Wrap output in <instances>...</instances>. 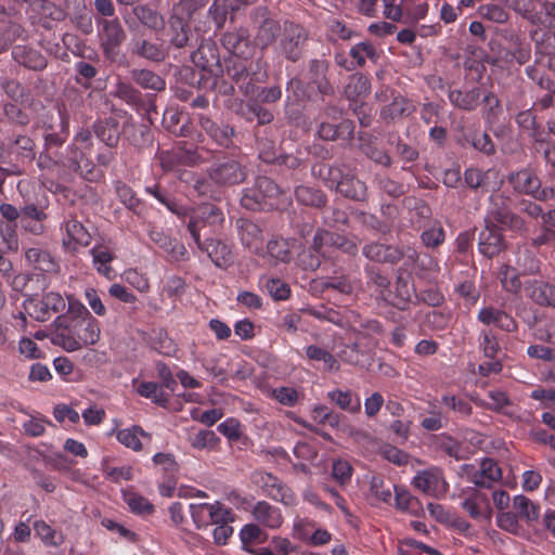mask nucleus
I'll use <instances>...</instances> for the list:
<instances>
[{
  "mask_svg": "<svg viewBox=\"0 0 555 555\" xmlns=\"http://www.w3.org/2000/svg\"><path fill=\"white\" fill-rule=\"evenodd\" d=\"M51 343L72 352L94 345L100 339V324L94 317L68 321L66 317H56L53 322Z\"/></svg>",
  "mask_w": 555,
  "mask_h": 555,
  "instance_id": "obj_1",
  "label": "nucleus"
},
{
  "mask_svg": "<svg viewBox=\"0 0 555 555\" xmlns=\"http://www.w3.org/2000/svg\"><path fill=\"white\" fill-rule=\"evenodd\" d=\"M249 20L254 33V44L261 50L273 44L283 30L280 22L273 17L266 5L254 8L249 12Z\"/></svg>",
  "mask_w": 555,
  "mask_h": 555,
  "instance_id": "obj_2",
  "label": "nucleus"
},
{
  "mask_svg": "<svg viewBox=\"0 0 555 555\" xmlns=\"http://www.w3.org/2000/svg\"><path fill=\"white\" fill-rule=\"evenodd\" d=\"M280 186L268 177H258L253 188L244 191L241 198L243 207L250 210L272 209L279 206Z\"/></svg>",
  "mask_w": 555,
  "mask_h": 555,
  "instance_id": "obj_3",
  "label": "nucleus"
},
{
  "mask_svg": "<svg viewBox=\"0 0 555 555\" xmlns=\"http://www.w3.org/2000/svg\"><path fill=\"white\" fill-rule=\"evenodd\" d=\"M35 141L26 134H17L8 139L7 153L10 158L8 167H0V171L9 176H23L25 165L31 164L36 157Z\"/></svg>",
  "mask_w": 555,
  "mask_h": 555,
  "instance_id": "obj_4",
  "label": "nucleus"
},
{
  "mask_svg": "<svg viewBox=\"0 0 555 555\" xmlns=\"http://www.w3.org/2000/svg\"><path fill=\"white\" fill-rule=\"evenodd\" d=\"M507 182L517 194L529 196L538 202H546L555 197L553 186H542L538 175L531 168H521L507 176Z\"/></svg>",
  "mask_w": 555,
  "mask_h": 555,
  "instance_id": "obj_5",
  "label": "nucleus"
},
{
  "mask_svg": "<svg viewBox=\"0 0 555 555\" xmlns=\"http://www.w3.org/2000/svg\"><path fill=\"white\" fill-rule=\"evenodd\" d=\"M308 40L309 31L302 25L285 21L279 41L280 53L287 61L296 63L302 59Z\"/></svg>",
  "mask_w": 555,
  "mask_h": 555,
  "instance_id": "obj_6",
  "label": "nucleus"
},
{
  "mask_svg": "<svg viewBox=\"0 0 555 555\" xmlns=\"http://www.w3.org/2000/svg\"><path fill=\"white\" fill-rule=\"evenodd\" d=\"M362 255L372 262L382 264H397L401 259L406 257L411 261L418 259L416 250L408 248L406 251L403 248L384 244L377 241H371L362 246Z\"/></svg>",
  "mask_w": 555,
  "mask_h": 555,
  "instance_id": "obj_7",
  "label": "nucleus"
},
{
  "mask_svg": "<svg viewBox=\"0 0 555 555\" xmlns=\"http://www.w3.org/2000/svg\"><path fill=\"white\" fill-rule=\"evenodd\" d=\"M225 76L233 81L238 92L245 96L255 95L257 83L262 80L264 74L254 70V63L236 60L227 66Z\"/></svg>",
  "mask_w": 555,
  "mask_h": 555,
  "instance_id": "obj_8",
  "label": "nucleus"
},
{
  "mask_svg": "<svg viewBox=\"0 0 555 555\" xmlns=\"http://www.w3.org/2000/svg\"><path fill=\"white\" fill-rule=\"evenodd\" d=\"M250 481L261 490L262 494L274 501L285 505H294L296 503V496L292 489L271 473L256 470L251 474Z\"/></svg>",
  "mask_w": 555,
  "mask_h": 555,
  "instance_id": "obj_9",
  "label": "nucleus"
},
{
  "mask_svg": "<svg viewBox=\"0 0 555 555\" xmlns=\"http://www.w3.org/2000/svg\"><path fill=\"white\" fill-rule=\"evenodd\" d=\"M195 244L197 249L219 269L227 270L235 263L236 253L234 245L229 240L206 237Z\"/></svg>",
  "mask_w": 555,
  "mask_h": 555,
  "instance_id": "obj_10",
  "label": "nucleus"
},
{
  "mask_svg": "<svg viewBox=\"0 0 555 555\" xmlns=\"http://www.w3.org/2000/svg\"><path fill=\"white\" fill-rule=\"evenodd\" d=\"M224 221L222 210L214 204H205L199 206L191 215L186 228L194 241L202 240V232L206 229L215 231Z\"/></svg>",
  "mask_w": 555,
  "mask_h": 555,
  "instance_id": "obj_11",
  "label": "nucleus"
},
{
  "mask_svg": "<svg viewBox=\"0 0 555 555\" xmlns=\"http://www.w3.org/2000/svg\"><path fill=\"white\" fill-rule=\"evenodd\" d=\"M210 180L221 186L240 184L247 178L246 168L236 159L222 157L208 169Z\"/></svg>",
  "mask_w": 555,
  "mask_h": 555,
  "instance_id": "obj_12",
  "label": "nucleus"
},
{
  "mask_svg": "<svg viewBox=\"0 0 555 555\" xmlns=\"http://www.w3.org/2000/svg\"><path fill=\"white\" fill-rule=\"evenodd\" d=\"M128 51L131 56L145 60L151 63H163L168 54V48L163 40H151L143 34L132 35L128 43Z\"/></svg>",
  "mask_w": 555,
  "mask_h": 555,
  "instance_id": "obj_13",
  "label": "nucleus"
},
{
  "mask_svg": "<svg viewBox=\"0 0 555 555\" xmlns=\"http://www.w3.org/2000/svg\"><path fill=\"white\" fill-rule=\"evenodd\" d=\"M330 66L326 59H311L307 63L308 86L315 89L322 99L335 94V87L328 78Z\"/></svg>",
  "mask_w": 555,
  "mask_h": 555,
  "instance_id": "obj_14",
  "label": "nucleus"
},
{
  "mask_svg": "<svg viewBox=\"0 0 555 555\" xmlns=\"http://www.w3.org/2000/svg\"><path fill=\"white\" fill-rule=\"evenodd\" d=\"M485 227L478 234V251L492 259L506 249V241L502 229L490 219H483Z\"/></svg>",
  "mask_w": 555,
  "mask_h": 555,
  "instance_id": "obj_15",
  "label": "nucleus"
},
{
  "mask_svg": "<svg viewBox=\"0 0 555 555\" xmlns=\"http://www.w3.org/2000/svg\"><path fill=\"white\" fill-rule=\"evenodd\" d=\"M96 23L101 27L100 38L103 53L107 59H112L126 40V31L117 17L101 18Z\"/></svg>",
  "mask_w": 555,
  "mask_h": 555,
  "instance_id": "obj_16",
  "label": "nucleus"
},
{
  "mask_svg": "<svg viewBox=\"0 0 555 555\" xmlns=\"http://www.w3.org/2000/svg\"><path fill=\"white\" fill-rule=\"evenodd\" d=\"M412 483L417 490L431 496L444 494L449 489L443 473L438 467L418 472Z\"/></svg>",
  "mask_w": 555,
  "mask_h": 555,
  "instance_id": "obj_17",
  "label": "nucleus"
},
{
  "mask_svg": "<svg viewBox=\"0 0 555 555\" xmlns=\"http://www.w3.org/2000/svg\"><path fill=\"white\" fill-rule=\"evenodd\" d=\"M464 470L472 469L468 480L478 488H492L493 483L502 478V472L498 463L489 457L480 462L479 469H475L472 465H463Z\"/></svg>",
  "mask_w": 555,
  "mask_h": 555,
  "instance_id": "obj_18",
  "label": "nucleus"
},
{
  "mask_svg": "<svg viewBox=\"0 0 555 555\" xmlns=\"http://www.w3.org/2000/svg\"><path fill=\"white\" fill-rule=\"evenodd\" d=\"M191 60L195 66L203 70L211 73L214 76L223 73L220 65V55L215 42L203 41L199 47L192 52Z\"/></svg>",
  "mask_w": 555,
  "mask_h": 555,
  "instance_id": "obj_19",
  "label": "nucleus"
},
{
  "mask_svg": "<svg viewBox=\"0 0 555 555\" xmlns=\"http://www.w3.org/2000/svg\"><path fill=\"white\" fill-rule=\"evenodd\" d=\"M197 121L201 129L219 146L228 149L233 144L235 130L232 126L217 122L204 114L197 115Z\"/></svg>",
  "mask_w": 555,
  "mask_h": 555,
  "instance_id": "obj_20",
  "label": "nucleus"
},
{
  "mask_svg": "<svg viewBox=\"0 0 555 555\" xmlns=\"http://www.w3.org/2000/svg\"><path fill=\"white\" fill-rule=\"evenodd\" d=\"M62 229L65 230L62 246L66 251L74 253L79 246L86 247L91 244L92 236L80 221L76 219L66 220Z\"/></svg>",
  "mask_w": 555,
  "mask_h": 555,
  "instance_id": "obj_21",
  "label": "nucleus"
},
{
  "mask_svg": "<svg viewBox=\"0 0 555 555\" xmlns=\"http://www.w3.org/2000/svg\"><path fill=\"white\" fill-rule=\"evenodd\" d=\"M335 190L344 197L354 202H365L367 199V186L365 182L360 180L357 175L351 171H343Z\"/></svg>",
  "mask_w": 555,
  "mask_h": 555,
  "instance_id": "obj_22",
  "label": "nucleus"
},
{
  "mask_svg": "<svg viewBox=\"0 0 555 555\" xmlns=\"http://www.w3.org/2000/svg\"><path fill=\"white\" fill-rule=\"evenodd\" d=\"M353 134L354 124L350 119H341L338 124L321 119L317 129V135L324 141H337L339 139L351 141Z\"/></svg>",
  "mask_w": 555,
  "mask_h": 555,
  "instance_id": "obj_23",
  "label": "nucleus"
},
{
  "mask_svg": "<svg viewBox=\"0 0 555 555\" xmlns=\"http://www.w3.org/2000/svg\"><path fill=\"white\" fill-rule=\"evenodd\" d=\"M526 296L543 307L555 308V285L544 280H528L524 284Z\"/></svg>",
  "mask_w": 555,
  "mask_h": 555,
  "instance_id": "obj_24",
  "label": "nucleus"
},
{
  "mask_svg": "<svg viewBox=\"0 0 555 555\" xmlns=\"http://www.w3.org/2000/svg\"><path fill=\"white\" fill-rule=\"evenodd\" d=\"M249 30L246 27H237L225 31L220 42L222 47L231 54L246 56L250 50Z\"/></svg>",
  "mask_w": 555,
  "mask_h": 555,
  "instance_id": "obj_25",
  "label": "nucleus"
},
{
  "mask_svg": "<svg viewBox=\"0 0 555 555\" xmlns=\"http://www.w3.org/2000/svg\"><path fill=\"white\" fill-rule=\"evenodd\" d=\"M482 90L479 87L468 89H449L448 99L452 106L464 112H474L481 103Z\"/></svg>",
  "mask_w": 555,
  "mask_h": 555,
  "instance_id": "obj_26",
  "label": "nucleus"
},
{
  "mask_svg": "<svg viewBox=\"0 0 555 555\" xmlns=\"http://www.w3.org/2000/svg\"><path fill=\"white\" fill-rule=\"evenodd\" d=\"M12 57L20 65L35 72L43 70L48 65L47 59L40 51L23 44L13 47Z\"/></svg>",
  "mask_w": 555,
  "mask_h": 555,
  "instance_id": "obj_27",
  "label": "nucleus"
},
{
  "mask_svg": "<svg viewBox=\"0 0 555 555\" xmlns=\"http://www.w3.org/2000/svg\"><path fill=\"white\" fill-rule=\"evenodd\" d=\"M149 236L151 241L163 249L164 253H166L172 260L179 261L186 259L188 250L185 246L182 243L172 240L163 231L153 228L149 231Z\"/></svg>",
  "mask_w": 555,
  "mask_h": 555,
  "instance_id": "obj_28",
  "label": "nucleus"
},
{
  "mask_svg": "<svg viewBox=\"0 0 555 555\" xmlns=\"http://www.w3.org/2000/svg\"><path fill=\"white\" fill-rule=\"evenodd\" d=\"M477 318L481 323L486 325L493 324L505 332H514L517 328L516 321L508 313L493 307L480 309Z\"/></svg>",
  "mask_w": 555,
  "mask_h": 555,
  "instance_id": "obj_29",
  "label": "nucleus"
},
{
  "mask_svg": "<svg viewBox=\"0 0 555 555\" xmlns=\"http://www.w3.org/2000/svg\"><path fill=\"white\" fill-rule=\"evenodd\" d=\"M386 296L387 299L385 300L388 301L390 305H392L399 310H406L412 297L410 276L403 275L401 270H399L395 281V289L393 292L391 291V296H388V294Z\"/></svg>",
  "mask_w": 555,
  "mask_h": 555,
  "instance_id": "obj_30",
  "label": "nucleus"
},
{
  "mask_svg": "<svg viewBox=\"0 0 555 555\" xmlns=\"http://www.w3.org/2000/svg\"><path fill=\"white\" fill-rule=\"evenodd\" d=\"M386 210L389 211L390 216L392 210H396V208L391 207L390 205L383 206L382 211L384 215H386ZM356 218L364 228L374 231L375 233H379L382 235H387L391 233L393 221L390 219V217L387 220H382L373 214H369L365 211H357Z\"/></svg>",
  "mask_w": 555,
  "mask_h": 555,
  "instance_id": "obj_31",
  "label": "nucleus"
},
{
  "mask_svg": "<svg viewBox=\"0 0 555 555\" xmlns=\"http://www.w3.org/2000/svg\"><path fill=\"white\" fill-rule=\"evenodd\" d=\"M96 138L108 147L117 146L120 138L119 121L114 117H107L93 125Z\"/></svg>",
  "mask_w": 555,
  "mask_h": 555,
  "instance_id": "obj_32",
  "label": "nucleus"
},
{
  "mask_svg": "<svg viewBox=\"0 0 555 555\" xmlns=\"http://www.w3.org/2000/svg\"><path fill=\"white\" fill-rule=\"evenodd\" d=\"M253 516L257 522L270 529H276L283 522L280 509L266 501L256 503L253 508Z\"/></svg>",
  "mask_w": 555,
  "mask_h": 555,
  "instance_id": "obj_33",
  "label": "nucleus"
},
{
  "mask_svg": "<svg viewBox=\"0 0 555 555\" xmlns=\"http://www.w3.org/2000/svg\"><path fill=\"white\" fill-rule=\"evenodd\" d=\"M131 80L142 89L160 92L166 89V80L155 72L147 68H132Z\"/></svg>",
  "mask_w": 555,
  "mask_h": 555,
  "instance_id": "obj_34",
  "label": "nucleus"
},
{
  "mask_svg": "<svg viewBox=\"0 0 555 555\" xmlns=\"http://www.w3.org/2000/svg\"><path fill=\"white\" fill-rule=\"evenodd\" d=\"M26 261L33 264L35 269L46 273H55L60 270L59 262L47 250L33 247L25 253Z\"/></svg>",
  "mask_w": 555,
  "mask_h": 555,
  "instance_id": "obj_35",
  "label": "nucleus"
},
{
  "mask_svg": "<svg viewBox=\"0 0 555 555\" xmlns=\"http://www.w3.org/2000/svg\"><path fill=\"white\" fill-rule=\"evenodd\" d=\"M168 24L170 44L178 49L189 46L192 31L188 21L182 17L170 16Z\"/></svg>",
  "mask_w": 555,
  "mask_h": 555,
  "instance_id": "obj_36",
  "label": "nucleus"
},
{
  "mask_svg": "<svg viewBox=\"0 0 555 555\" xmlns=\"http://www.w3.org/2000/svg\"><path fill=\"white\" fill-rule=\"evenodd\" d=\"M132 13L150 30L158 33L165 28L166 22L163 14L146 4L133 7Z\"/></svg>",
  "mask_w": 555,
  "mask_h": 555,
  "instance_id": "obj_37",
  "label": "nucleus"
},
{
  "mask_svg": "<svg viewBox=\"0 0 555 555\" xmlns=\"http://www.w3.org/2000/svg\"><path fill=\"white\" fill-rule=\"evenodd\" d=\"M492 178H496V171L493 169L483 171L478 168H468L464 172L466 185L476 191L480 190L482 193L490 191Z\"/></svg>",
  "mask_w": 555,
  "mask_h": 555,
  "instance_id": "obj_38",
  "label": "nucleus"
},
{
  "mask_svg": "<svg viewBox=\"0 0 555 555\" xmlns=\"http://www.w3.org/2000/svg\"><path fill=\"white\" fill-rule=\"evenodd\" d=\"M68 126L67 122L61 118L56 127L52 125H44V151L51 152L54 149L61 147L67 140Z\"/></svg>",
  "mask_w": 555,
  "mask_h": 555,
  "instance_id": "obj_39",
  "label": "nucleus"
},
{
  "mask_svg": "<svg viewBox=\"0 0 555 555\" xmlns=\"http://www.w3.org/2000/svg\"><path fill=\"white\" fill-rule=\"evenodd\" d=\"M364 273L367 285L374 287L383 299H387V294L391 296L390 280L378 267L366 264L364 267Z\"/></svg>",
  "mask_w": 555,
  "mask_h": 555,
  "instance_id": "obj_40",
  "label": "nucleus"
},
{
  "mask_svg": "<svg viewBox=\"0 0 555 555\" xmlns=\"http://www.w3.org/2000/svg\"><path fill=\"white\" fill-rule=\"evenodd\" d=\"M295 197L301 205L314 208H322L327 202V197L324 192L309 185L297 186L295 190Z\"/></svg>",
  "mask_w": 555,
  "mask_h": 555,
  "instance_id": "obj_41",
  "label": "nucleus"
},
{
  "mask_svg": "<svg viewBox=\"0 0 555 555\" xmlns=\"http://www.w3.org/2000/svg\"><path fill=\"white\" fill-rule=\"evenodd\" d=\"M414 111L411 102L404 96H395L390 104L384 106L380 111V118L384 120H395L409 116Z\"/></svg>",
  "mask_w": 555,
  "mask_h": 555,
  "instance_id": "obj_42",
  "label": "nucleus"
},
{
  "mask_svg": "<svg viewBox=\"0 0 555 555\" xmlns=\"http://www.w3.org/2000/svg\"><path fill=\"white\" fill-rule=\"evenodd\" d=\"M306 357L315 362L323 363V370L327 372H337L339 371V362L338 360L326 349L319 347L317 345H309L305 349Z\"/></svg>",
  "mask_w": 555,
  "mask_h": 555,
  "instance_id": "obj_43",
  "label": "nucleus"
},
{
  "mask_svg": "<svg viewBox=\"0 0 555 555\" xmlns=\"http://www.w3.org/2000/svg\"><path fill=\"white\" fill-rule=\"evenodd\" d=\"M513 507L519 518L531 524L540 516V506L525 495H516L513 499Z\"/></svg>",
  "mask_w": 555,
  "mask_h": 555,
  "instance_id": "obj_44",
  "label": "nucleus"
},
{
  "mask_svg": "<svg viewBox=\"0 0 555 555\" xmlns=\"http://www.w3.org/2000/svg\"><path fill=\"white\" fill-rule=\"evenodd\" d=\"M516 122L535 142H544L543 130L537 122V117L531 109L518 113L516 116Z\"/></svg>",
  "mask_w": 555,
  "mask_h": 555,
  "instance_id": "obj_45",
  "label": "nucleus"
},
{
  "mask_svg": "<svg viewBox=\"0 0 555 555\" xmlns=\"http://www.w3.org/2000/svg\"><path fill=\"white\" fill-rule=\"evenodd\" d=\"M327 398L351 414H357L361 410V401L359 397L352 398L350 390L335 389L327 393Z\"/></svg>",
  "mask_w": 555,
  "mask_h": 555,
  "instance_id": "obj_46",
  "label": "nucleus"
},
{
  "mask_svg": "<svg viewBox=\"0 0 555 555\" xmlns=\"http://www.w3.org/2000/svg\"><path fill=\"white\" fill-rule=\"evenodd\" d=\"M236 228L241 243L248 248H251L261 237V229L249 219H237Z\"/></svg>",
  "mask_w": 555,
  "mask_h": 555,
  "instance_id": "obj_47",
  "label": "nucleus"
},
{
  "mask_svg": "<svg viewBox=\"0 0 555 555\" xmlns=\"http://www.w3.org/2000/svg\"><path fill=\"white\" fill-rule=\"evenodd\" d=\"M512 208L509 206V198L502 193L491 194L489 196V206L485 219H490L492 222L498 223Z\"/></svg>",
  "mask_w": 555,
  "mask_h": 555,
  "instance_id": "obj_48",
  "label": "nucleus"
},
{
  "mask_svg": "<svg viewBox=\"0 0 555 555\" xmlns=\"http://www.w3.org/2000/svg\"><path fill=\"white\" fill-rule=\"evenodd\" d=\"M371 91V82L367 76L356 73L349 77V81L345 88L347 99L354 100L359 96L367 95Z\"/></svg>",
  "mask_w": 555,
  "mask_h": 555,
  "instance_id": "obj_49",
  "label": "nucleus"
},
{
  "mask_svg": "<svg viewBox=\"0 0 555 555\" xmlns=\"http://www.w3.org/2000/svg\"><path fill=\"white\" fill-rule=\"evenodd\" d=\"M496 224L501 229L504 228L518 236H526L529 232L528 221L514 210L508 211Z\"/></svg>",
  "mask_w": 555,
  "mask_h": 555,
  "instance_id": "obj_50",
  "label": "nucleus"
},
{
  "mask_svg": "<svg viewBox=\"0 0 555 555\" xmlns=\"http://www.w3.org/2000/svg\"><path fill=\"white\" fill-rule=\"evenodd\" d=\"M90 253L92 255L93 264L96 271L105 278L112 279L113 269L109 263L114 258L113 254L103 246H95L90 250Z\"/></svg>",
  "mask_w": 555,
  "mask_h": 555,
  "instance_id": "obj_51",
  "label": "nucleus"
},
{
  "mask_svg": "<svg viewBox=\"0 0 555 555\" xmlns=\"http://www.w3.org/2000/svg\"><path fill=\"white\" fill-rule=\"evenodd\" d=\"M415 320L428 326L430 330L441 331L449 325L450 317L442 311L428 310L426 312L418 311L415 314Z\"/></svg>",
  "mask_w": 555,
  "mask_h": 555,
  "instance_id": "obj_52",
  "label": "nucleus"
},
{
  "mask_svg": "<svg viewBox=\"0 0 555 555\" xmlns=\"http://www.w3.org/2000/svg\"><path fill=\"white\" fill-rule=\"evenodd\" d=\"M140 436L150 438V435L145 433L140 426H132L130 428L121 429L117 433V440L127 448L134 451L142 449Z\"/></svg>",
  "mask_w": 555,
  "mask_h": 555,
  "instance_id": "obj_53",
  "label": "nucleus"
},
{
  "mask_svg": "<svg viewBox=\"0 0 555 555\" xmlns=\"http://www.w3.org/2000/svg\"><path fill=\"white\" fill-rule=\"evenodd\" d=\"M83 153L75 145H68L64 153H55V162L73 171L80 170Z\"/></svg>",
  "mask_w": 555,
  "mask_h": 555,
  "instance_id": "obj_54",
  "label": "nucleus"
},
{
  "mask_svg": "<svg viewBox=\"0 0 555 555\" xmlns=\"http://www.w3.org/2000/svg\"><path fill=\"white\" fill-rule=\"evenodd\" d=\"M137 392L147 399H151L154 403L166 406L168 403V397L162 389V386L154 382H142L138 388Z\"/></svg>",
  "mask_w": 555,
  "mask_h": 555,
  "instance_id": "obj_55",
  "label": "nucleus"
},
{
  "mask_svg": "<svg viewBox=\"0 0 555 555\" xmlns=\"http://www.w3.org/2000/svg\"><path fill=\"white\" fill-rule=\"evenodd\" d=\"M387 143L395 146L396 154L404 163H413L420 156L418 151L414 146L403 142L402 139L397 134H389Z\"/></svg>",
  "mask_w": 555,
  "mask_h": 555,
  "instance_id": "obj_56",
  "label": "nucleus"
},
{
  "mask_svg": "<svg viewBox=\"0 0 555 555\" xmlns=\"http://www.w3.org/2000/svg\"><path fill=\"white\" fill-rule=\"evenodd\" d=\"M113 95L122 100L129 105H138L141 103L142 94L130 82L118 80L115 85Z\"/></svg>",
  "mask_w": 555,
  "mask_h": 555,
  "instance_id": "obj_57",
  "label": "nucleus"
},
{
  "mask_svg": "<svg viewBox=\"0 0 555 555\" xmlns=\"http://www.w3.org/2000/svg\"><path fill=\"white\" fill-rule=\"evenodd\" d=\"M350 56L356 61V64L359 67H363L365 65L366 59H370L374 62H376L378 59L375 47L369 41L354 44L350 49Z\"/></svg>",
  "mask_w": 555,
  "mask_h": 555,
  "instance_id": "obj_58",
  "label": "nucleus"
},
{
  "mask_svg": "<svg viewBox=\"0 0 555 555\" xmlns=\"http://www.w3.org/2000/svg\"><path fill=\"white\" fill-rule=\"evenodd\" d=\"M209 526L224 525L234 520V514L231 508L227 507L220 501H215L208 505Z\"/></svg>",
  "mask_w": 555,
  "mask_h": 555,
  "instance_id": "obj_59",
  "label": "nucleus"
},
{
  "mask_svg": "<svg viewBox=\"0 0 555 555\" xmlns=\"http://www.w3.org/2000/svg\"><path fill=\"white\" fill-rule=\"evenodd\" d=\"M268 254L279 262L287 263L292 259L288 242L282 237H274L267 244Z\"/></svg>",
  "mask_w": 555,
  "mask_h": 555,
  "instance_id": "obj_60",
  "label": "nucleus"
},
{
  "mask_svg": "<svg viewBox=\"0 0 555 555\" xmlns=\"http://www.w3.org/2000/svg\"><path fill=\"white\" fill-rule=\"evenodd\" d=\"M145 192L154 196L160 204L166 206L171 212L181 216L185 209L171 198L158 184L145 188Z\"/></svg>",
  "mask_w": 555,
  "mask_h": 555,
  "instance_id": "obj_61",
  "label": "nucleus"
},
{
  "mask_svg": "<svg viewBox=\"0 0 555 555\" xmlns=\"http://www.w3.org/2000/svg\"><path fill=\"white\" fill-rule=\"evenodd\" d=\"M499 278L503 288L508 293L516 294L520 291L522 286V283L516 270L508 266H503L500 269Z\"/></svg>",
  "mask_w": 555,
  "mask_h": 555,
  "instance_id": "obj_62",
  "label": "nucleus"
},
{
  "mask_svg": "<svg viewBox=\"0 0 555 555\" xmlns=\"http://www.w3.org/2000/svg\"><path fill=\"white\" fill-rule=\"evenodd\" d=\"M436 447L457 461L463 459L462 443L449 435L437 436Z\"/></svg>",
  "mask_w": 555,
  "mask_h": 555,
  "instance_id": "obj_63",
  "label": "nucleus"
},
{
  "mask_svg": "<svg viewBox=\"0 0 555 555\" xmlns=\"http://www.w3.org/2000/svg\"><path fill=\"white\" fill-rule=\"evenodd\" d=\"M322 220L323 223L330 228H339L341 225H348L349 217L344 209L331 206L323 210Z\"/></svg>",
  "mask_w": 555,
  "mask_h": 555,
  "instance_id": "obj_64",
  "label": "nucleus"
}]
</instances>
